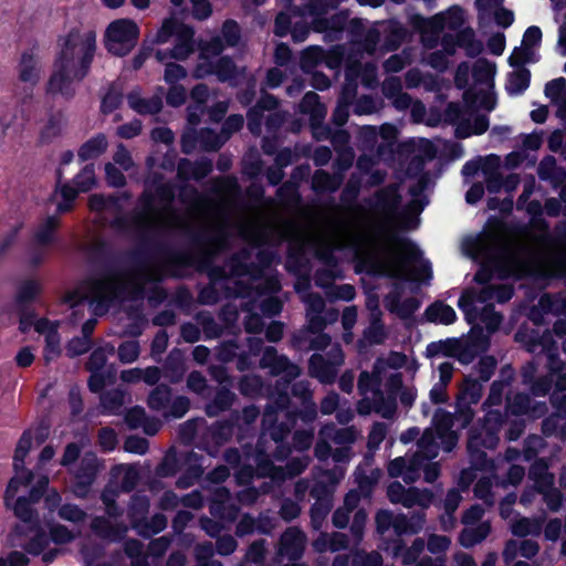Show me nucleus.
<instances>
[{"label": "nucleus", "instance_id": "nucleus-35", "mask_svg": "<svg viewBox=\"0 0 566 566\" xmlns=\"http://www.w3.org/2000/svg\"><path fill=\"white\" fill-rule=\"evenodd\" d=\"M185 452L177 453L174 448L169 449L161 462L156 468V474L160 478L175 476L179 471L182 470V460Z\"/></svg>", "mask_w": 566, "mask_h": 566}, {"label": "nucleus", "instance_id": "nucleus-49", "mask_svg": "<svg viewBox=\"0 0 566 566\" xmlns=\"http://www.w3.org/2000/svg\"><path fill=\"white\" fill-rule=\"evenodd\" d=\"M220 35L226 46L234 48L240 43L241 40V28L239 23L233 19H227L223 21L220 30Z\"/></svg>", "mask_w": 566, "mask_h": 566}, {"label": "nucleus", "instance_id": "nucleus-36", "mask_svg": "<svg viewBox=\"0 0 566 566\" xmlns=\"http://www.w3.org/2000/svg\"><path fill=\"white\" fill-rule=\"evenodd\" d=\"M490 522H482L474 528H463L459 535V543L464 548H471L483 542L490 535Z\"/></svg>", "mask_w": 566, "mask_h": 566}, {"label": "nucleus", "instance_id": "nucleus-45", "mask_svg": "<svg viewBox=\"0 0 566 566\" xmlns=\"http://www.w3.org/2000/svg\"><path fill=\"white\" fill-rule=\"evenodd\" d=\"M186 374V367L181 358L170 354L164 365V377L171 384L180 382Z\"/></svg>", "mask_w": 566, "mask_h": 566}, {"label": "nucleus", "instance_id": "nucleus-14", "mask_svg": "<svg viewBox=\"0 0 566 566\" xmlns=\"http://www.w3.org/2000/svg\"><path fill=\"white\" fill-rule=\"evenodd\" d=\"M305 542V534L300 528L290 527L281 535L279 553L296 562L304 554Z\"/></svg>", "mask_w": 566, "mask_h": 566}, {"label": "nucleus", "instance_id": "nucleus-22", "mask_svg": "<svg viewBox=\"0 0 566 566\" xmlns=\"http://www.w3.org/2000/svg\"><path fill=\"white\" fill-rule=\"evenodd\" d=\"M38 64V57L33 49L23 51L18 65L19 80L23 83L35 85L40 80V67Z\"/></svg>", "mask_w": 566, "mask_h": 566}, {"label": "nucleus", "instance_id": "nucleus-3", "mask_svg": "<svg viewBox=\"0 0 566 566\" xmlns=\"http://www.w3.org/2000/svg\"><path fill=\"white\" fill-rule=\"evenodd\" d=\"M90 262L102 268L101 277H92L86 281L87 292L91 296V303L96 304L95 313L102 315L106 313L113 300L122 290L116 280L120 272L115 266V252L112 245L102 240L94 243L88 251Z\"/></svg>", "mask_w": 566, "mask_h": 566}, {"label": "nucleus", "instance_id": "nucleus-43", "mask_svg": "<svg viewBox=\"0 0 566 566\" xmlns=\"http://www.w3.org/2000/svg\"><path fill=\"white\" fill-rule=\"evenodd\" d=\"M30 531L34 532V535L24 544V551L32 555H41L50 544V537L48 533L39 524L38 527H29Z\"/></svg>", "mask_w": 566, "mask_h": 566}, {"label": "nucleus", "instance_id": "nucleus-59", "mask_svg": "<svg viewBox=\"0 0 566 566\" xmlns=\"http://www.w3.org/2000/svg\"><path fill=\"white\" fill-rule=\"evenodd\" d=\"M537 174L542 180H557L565 176L564 172L558 171L555 157L549 155L541 160Z\"/></svg>", "mask_w": 566, "mask_h": 566}, {"label": "nucleus", "instance_id": "nucleus-40", "mask_svg": "<svg viewBox=\"0 0 566 566\" xmlns=\"http://www.w3.org/2000/svg\"><path fill=\"white\" fill-rule=\"evenodd\" d=\"M171 400V388L166 384L157 385L148 395L147 406L154 411H161Z\"/></svg>", "mask_w": 566, "mask_h": 566}, {"label": "nucleus", "instance_id": "nucleus-4", "mask_svg": "<svg viewBox=\"0 0 566 566\" xmlns=\"http://www.w3.org/2000/svg\"><path fill=\"white\" fill-rule=\"evenodd\" d=\"M387 239L401 251V255L394 260L398 271L389 273L388 276L410 282H429L432 279L430 261L422 260V251L411 239L401 237L396 232H389Z\"/></svg>", "mask_w": 566, "mask_h": 566}, {"label": "nucleus", "instance_id": "nucleus-8", "mask_svg": "<svg viewBox=\"0 0 566 566\" xmlns=\"http://www.w3.org/2000/svg\"><path fill=\"white\" fill-rule=\"evenodd\" d=\"M548 411L545 401H535L526 392H516L512 398H506L505 417L507 415L514 417L527 416L531 419L543 418Z\"/></svg>", "mask_w": 566, "mask_h": 566}, {"label": "nucleus", "instance_id": "nucleus-57", "mask_svg": "<svg viewBox=\"0 0 566 566\" xmlns=\"http://www.w3.org/2000/svg\"><path fill=\"white\" fill-rule=\"evenodd\" d=\"M244 88L238 91L237 101L244 107L251 105L255 99L256 95V77L247 73V77H243Z\"/></svg>", "mask_w": 566, "mask_h": 566}, {"label": "nucleus", "instance_id": "nucleus-29", "mask_svg": "<svg viewBox=\"0 0 566 566\" xmlns=\"http://www.w3.org/2000/svg\"><path fill=\"white\" fill-rule=\"evenodd\" d=\"M305 9L298 6L289 3L285 11H281L274 19L273 33L279 38H284L290 34L293 27L292 17H303Z\"/></svg>", "mask_w": 566, "mask_h": 566}, {"label": "nucleus", "instance_id": "nucleus-34", "mask_svg": "<svg viewBox=\"0 0 566 566\" xmlns=\"http://www.w3.org/2000/svg\"><path fill=\"white\" fill-rule=\"evenodd\" d=\"M14 469V475L10 479L6 492H4V502L9 505V501L13 500L21 486L29 485L34 475L33 472L25 468L24 464Z\"/></svg>", "mask_w": 566, "mask_h": 566}, {"label": "nucleus", "instance_id": "nucleus-10", "mask_svg": "<svg viewBox=\"0 0 566 566\" xmlns=\"http://www.w3.org/2000/svg\"><path fill=\"white\" fill-rule=\"evenodd\" d=\"M206 73L217 76L220 83H228L229 86L237 88L247 77V66H238L229 55L220 56L214 63H208Z\"/></svg>", "mask_w": 566, "mask_h": 566}, {"label": "nucleus", "instance_id": "nucleus-13", "mask_svg": "<svg viewBox=\"0 0 566 566\" xmlns=\"http://www.w3.org/2000/svg\"><path fill=\"white\" fill-rule=\"evenodd\" d=\"M316 258L325 265V268L318 269L315 273L316 285L324 286L327 282L334 281L337 277H343L339 261L335 255L333 248L325 247L317 250Z\"/></svg>", "mask_w": 566, "mask_h": 566}, {"label": "nucleus", "instance_id": "nucleus-16", "mask_svg": "<svg viewBox=\"0 0 566 566\" xmlns=\"http://www.w3.org/2000/svg\"><path fill=\"white\" fill-rule=\"evenodd\" d=\"M426 547V542L421 537L413 539L410 547L406 546L402 538L395 537L388 541L387 549L391 551L392 557H401L402 565L409 566L415 564Z\"/></svg>", "mask_w": 566, "mask_h": 566}, {"label": "nucleus", "instance_id": "nucleus-42", "mask_svg": "<svg viewBox=\"0 0 566 566\" xmlns=\"http://www.w3.org/2000/svg\"><path fill=\"white\" fill-rule=\"evenodd\" d=\"M340 186V179L332 176L329 172L323 169H318L314 172L312 179V189L316 193H322L325 191L334 192Z\"/></svg>", "mask_w": 566, "mask_h": 566}, {"label": "nucleus", "instance_id": "nucleus-51", "mask_svg": "<svg viewBox=\"0 0 566 566\" xmlns=\"http://www.w3.org/2000/svg\"><path fill=\"white\" fill-rule=\"evenodd\" d=\"M333 509V502L315 501L310 509L311 526L318 531L322 528L327 515Z\"/></svg>", "mask_w": 566, "mask_h": 566}, {"label": "nucleus", "instance_id": "nucleus-19", "mask_svg": "<svg viewBox=\"0 0 566 566\" xmlns=\"http://www.w3.org/2000/svg\"><path fill=\"white\" fill-rule=\"evenodd\" d=\"M548 462L544 458H537L528 469V479L535 484L538 493L546 494L554 485V475L548 471Z\"/></svg>", "mask_w": 566, "mask_h": 566}, {"label": "nucleus", "instance_id": "nucleus-54", "mask_svg": "<svg viewBox=\"0 0 566 566\" xmlns=\"http://www.w3.org/2000/svg\"><path fill=\"white\" fill-rule=\"evenodd\" d=\"M380 381V370L377 366L374 367L373 373L363 370L358 377V390L360 394L379 390Z\"/></svg>", "mask_w": 566, "mask_h": 566}, {"label": "nucleus", "instance_id": "nucleus-6", "mask_svg": "<svg viewBox=\"0 0 566 566\" xmlns=\"http://www.w3.org/2000/svg\"><path fill=\"white\" fill-rule=\"evenodd\" d=\"M505 423V415L497 409L486 411L468 431V441L473 447L494 450L500 442V431Z\"/></svg>", "mask_w": 566, "mask_h": 566}, {"label": "nucleus", "instance_id": "nucleus-60", "mask_svg": "<svg viewBox=\"0 0 566 566\" xmlns=\"http://www.w3.org/2000/svg\"><path fill=\"white\" fill-rule=\"evenodd\" d=\"M61 339L55 327H51L45 335L44 359L49 364L54 357L61 355Z\"/></svg>", "mask_w": 566, "mask_h": 566}, {"label": "nucleus", "instance_id": "nucleus-47", "mask_svg": "<svg viewBox=\"0 0 566 566\" xmlns=\"http://www.w3.org/2000/svg\"><path fill=\"white\" fill-rule=\"evenodd\" d=\"M496 72L495 63L488 59H479L472 67V76L476 83H488L493 80Z\"/></svg>", "mask_w": 566, "mask_h": 566}, {"label": "nucleus", "instance_id": "nucleus-62", "mask_svg": "<svg viewBox=\"0 0 566 566\" xmlns=\"http://www.w3.org/2000/svg\"><path fill=\"white\" fill-rule=\"evenodd\" d=\"M432 424L437 436L451 431L454 424V417L451 412L438 408L432 417Z\"/></svg>", "mask_w": 566, "mask_h": 566}, {"label": "nucleus", "instance_id": "nucleus-2", "mask_svg": "<svg viewBox=\"0 0 566 566\" xmlns=\"http://www.w3.org/2000/svg\"><path fill=\"white\" fill-rule=\"evenodd\" d=\"M216 242V238L206 231H196L190 234V243L200 248L197 256L191 253L176 250L167 244L145 238L139 249L129 253L130 261L138 268L145 269L148 252L153 251L165 258V270L168 276L181 279V270L193 266L196 263L200 270H206L211 284L227 279L226 270L222 266L213 265V253L205 247Z\"/></svg>", "mask_w": 566, "mask_h": 566}, {"label": "nucleus", "instance_id": "nucleus-24", "mask_svg": "<svg viewBox=\"0 0 566 566\" xmlns=\"http://www.w3.org/2000/svg\"><path fill=\"white\" fill-rule=\"evenodd\" d=\"M65 126L64 113L60 109L51 113L45 125L39 133V144H51L55 138L60 137Z\"/></svg>", "mask_w": 566, "mask_h": 566}, {"label": "nucleus", "instance_id": "nucleus-46", "mask_svg": "<svg viewBox=\"0 0 566 566\" xmlns=\"http://www.w3.org/2000/svg\"><path fill=\"white\" fill-rule=\"evenodd\" d=\"M123 103V92L111 84L107 92L104 94L101 101V113L103 115H109L120 107Z\"/></svg>", "mask_w": 566, "mask_h": 566}, {"label": "nucleus", "instance_id": "nucleus-25", "mask_svg": "<svg viewBox=\"0 0 566 566\" xmlns=\"http://www.w3.org/2000/svg\"><path fill=\"white\" fill-rule=\"evenodd\" d=\"M300 111L303 114L310 115L313 126L316 123H322L326 115V107L321 102L319 95L313 91H308L303 95L300 102Z\"/></svg>", "mask_w": 566, "mask_h": 566}, {"label": "nucleus", "instance_id": "nucleus-61", "mask_svg": "<svg viewBox=\"0 0 566 566\" xmlns=\"http://www.w3.org/2000/svg\"><path fill=\"white\" fill-rule=\"evenodd\" d=\"M511 532L517 537H526L528 534L538 535L541 525L538 522H533L527 517H521L512 523Z\"/></svg>", "mask_w": 566, "mask_h": 566}, {"label": "nucleus", "instance_id": "nucleus-44", "mask_svg": "<svg viewBox=\"0 0 566 566\" xmlns=\"http://www.w3.org/2000/svg\"><path fill=\"white\" fill-rule=\"evenodd\" d=\"M103 413L115 415L124 405V392L118 389L107 390L99 396Z\"/></svg>", "mask_w": 566, "mask_h": 566}, {"label": "nucleus", "instance_id": "nucleus-32", "mask_svg": "<svg viewBox=\"0 0 566 566\" xmlns=\"http://www.w3.org/2000/svg\"><path fill=\"white\" fill-rule=\"evenodd\" d=\"M41 284L33 279L22 281L17 290L14 302L18 308H30V305L41 295Z\"/></svg>", "mask_w": 566, "mask_h": 566}, {"label": "nucleus", "instance_id": "nucleus-64", "mask_svg": "<svg viewBox=\"0 0 566 566\" xmlns=\"http://www.w3.org/2000/svg\"><path fill=\"white\" fill-rule=\"evenodd\" d=\"M419 306L420 302L416 297H407L401 302L397 298L390 311L395 312L401 319H408L418 311Z\"/></svg>", "mask_w": 566, "mask_h": 566}, {"label": "nucleus", "instance_id": "nucleus-53", "mask_svg": "<svg viewBox=\"0 0 566 566\" xmlns=\"http://www.w3.org/2000/svg\"><path fill=\"white\" fill-rule=\"evenodd\" d=\"M73 184L82 191L88 192L96 185L95 169L93 164L85 165L73 178Z\"/></svg>", "mask_w": 566, "mask_h": 566}, {"label": "nucleus", "instance_id": "nucleus-30", "mask_svg": "<svg viewBox=\"0 0 566 566\" xmlns=\"http://www.w3.org/2000/svg\"><path fill=\"white\" fill-rule=\"evenodd\" d=\"M107 146L106 136L103 133H98L80 146L77 150L78 160L84 163L95 159L106 151Z\"/></svg>", "mask_w": 566, "mask_h": 566}, {"label": "nucleus", "instance_id": "nucleus-18", "mask_svg": "<svg viewBox=\"0 0 566 566\" xmlns=\"http://www.w3.org/2000/svg\"><path fill=\"white\" fill-rule=\"evenodd\" d=\"M308 373L312 377L325 385L333 384L337 377L335 363L317 353L313 354L308 359Z\"/></svg>", "mask_w": 566, "mask_h": 566}, {"label": "nucleus", "instance_id": "nucleus-15", "mask_svg": "<svg viewBox=\"0 0 566 566\" xmlns=\"http://www.w3.org/2000/svg\"><path fill=\"white\" fill-rule=\"evenodd\" d=\"M240 413L231 412L230 418L226 420H217L207 430V436L216 447H221L229 442L235 430L241 429Z\"/></svg>", "mask_w": 566, "mask_h": 566}, {"label": "nucleus", "instance_id": "nucleus-63", "mask_svg": "<svg viewBox=\"0 0 566 566\" xmlns=\"http://www.w3.org/2000/svg\"><path fill=\"white\" fill-rule=\"evenodd\" d=\"M140 347L137 340H126L119 344L117 349L118 359L123 364H132L139 357Z\"/></svg>", "mask_w": 566, "mask_h": 566}, {"label": "nucleus", "instance_id": "nucleus-11", "mask_svg": "<svg viewBox=\"0 0 566 566\" xmlns=\"http://www.w3.org/2000/svg\"><path fill=\"white\" fill-rule=\"evenodd\" d=\"M209 512L217 520L233 522L237 520L240 509L232 501L230 491L226 486H219L210 496Z\"/></svg>", "mask_w": 566, "mask_h": 566}, {"label": "nucleus", "instance_id": "nucleus-41", "mask_svg": "<svg viewBox=\"0 0 566 566\" xmlns=\"http://www.w3.org/2000/svg\"><path fill=\"white\" fill-rule=\"evenodd\" d=\"M459 347H461V340L452 337L429 343L426 348V354L428 357H436L439 355L446 357H454L457 354V348Z\"/></svg>", "mask_w": 566, "mask_h": 566}, {"label": "nucleus", "instance_id": "nucleus-28", "mask_svg": "<svg viewBox=\"0 0 566 566\" xmlns=\"http://www.w3.org/2000/svg\"><path fill=\"white\" fill-rule=\"evenodd\" d=\"M424 317L430 323L442 325H451L458 318L455 311L441 301L430 304L424 311Z\"/></svg>", "mask_w": 566, "mask_h": 566}, {"label": "nucleus", "instance_id": "nucleus-37", "mask_svg": "<svg viewBox=\"0 0 566 566\" xmlns=\"http://www.w3.org/2000/svg\"><path fill=\"white\" fill-rule=\"evenodd\" d=\"M483 392V385L478 379L472 378L471 376H465L463 384L460 387L459 394L457 396V400L476 405Z\"/></svg>", "mask_w": 566, "mask_h": 566}, {"label": "nucleus", "instance_id": "nucleus-48", "mask_svg": "<svg viewBox=\"0 0 566 566\" xmlns=\"http://www.w3.org/2000/svg\"><path fill=\"white\" fill-rule=\"evenodd\" d=\"M476 316H479L490 334L495 333L503 321L502 314L495 311L493 304H485L482 310L478 312Z\"/></svg>", "mask_w": 566, "mask_h": 566}, {"label": "nucleus", "instance_id": "nucleus-12", "mask_svg": "<svg viewBox=\"0 0 566 566\" xmlns=\"http://www.w3.org/2000/svg\"><path fill=\"white\" fill-rule=\"evenodd\" d=\"M99 469L98 459L94 453H86L74 474L73 486L77 494L85 495L94 483Z\"/></svg>", "mask_w": 566, "mask_h": 566}, {"label": "nucleus", "instance_id": "nucleus-33", "mask_svg": "<svg viewBox=\"0 0 566 566\" xmlns=\"http://www.w3.org/2000/svg\"><path fill=\"white\" fill-rule=\"evenodd\" d=\"M454 35L457 38L458 48L463 49L467 56L473 59L483 52V43L475 38V32L471 27L458 30Z\"/></svg>", "mask_w": 566, "mask_h": 566}, {"label": "nucleus", "instance_id": "nucleus-27", "mask_svg": "<svg viewBox=\"0 0 566 566\" xmlns=\"http://www.w3.org/2000/svg\"><path fill=\"white\" fill-rule=\"evenodd\" d=\"M237 396L227 387L217 390L212 400L206 403L205 412L208 417H217L221 412L230 410Z\"/></svg>", "mask_w": 566, "mask_h": 566}, {"label": "nucleus", "instance_id": "nucleus-39", "mask_svg": "<svg viewBox=\"0 0 566 566\" xmlns=\"http://www.w3.org/2000/svg\"><path fill=\"white\" fill-rule=\"evenodd\" d=\"M531 83V72L526 67H521L509 73L505 88L510 95H518L527 90Z\"/></svg>", "mask_w": 566, "mask_h": 566}, {"label": "nucleus", "instance_id": "nucleus-38", "mask_svg": "<svg viewBox=\"0 0 566 566\" xmlns=\"http://www.w3.org/2000/svg\"><path fill=\"white\" fill-rule=\"evenodd\" d=\"M13 513L21 522L29 527H38L40 520L38 512L32 507V503L25 496H19L13 505Z\"/></svg>", "mask_w": 566, "mask_h": 566}, {"label": "nucleus", "instance_id": "nucleus-52", "mask_svg": "<svg viewBox=\"0 0 566 566\" xmlns=\"http://www.w3.org/2000/svg\"><path fill=\"white\" fill-rule=\"evenodd\" d=\"M276 197L285 205H297L302 200L297 182L286 180L276 190Z\"/></svg>", "mask_w": 566, "mask_h": 566}, {"label": "nucleus", "instance_id": "nucleus-55", "mask_svg": "<svg viewBox=\"0 0 566 566\" xmlns=\"http://www.w3.org/2000/svg\"><path fill=\"white\" fill-rule=\"evenodd\" d=\"M467 450L470 459V463L473 469L479 471L488 470L492 461L489 459L484 448L473 447L470 441L467 442Z\"/></svg>", "mask_w": 566, "mask_h": 566}, {"label": "nucleus", "instance_id": "nucleus-5", "mask_svg": "<svg viewBox=\"0 0 566 566\" xmlns=\"http://www.w3.org/2000/svg\"><path fill=\"white\" fill-rule=\"evenodd\" d=\"M139 27L130 19H118L109 23L105 32V46L115 56H126L136 46Z\"/></svg>", "mask_w": 566, "mask_h": 566}, {"label": "nucleus", "instance_id": "nucleus-9", "mask_svg": "<svg viewBox=\"0 0 566 566\" xmlns=\"http://www.w3.org/2000/svg\"><path fill=\"white\" fill-rule=\"evenodd\" d=\"M260 367L269 369L272 376L283 375L287 381L300 376V367L292 363L285 355H279L275 347L268 346L264 348L260 358Z\"/></svg>", "mask_w": 566, "mask_h": 566}, {"label": "nucleus", "instance_id": "nucleus-50", "mask_svg": "<svg viewBox=\"0 0 566 566\" xmlns=\"http://www.w3.org/2000/svg\"><path fill=\"white\" fill-rule=\"evenodd\" d=\"M202 457L196 453L195 451L185 452L182 460V470L190 478H192L196 482L203 474V468L201 464Z\"/></svg>", "mask_w": 566, "mask_h": 566}, {"label": "nucleus", "instance_id": "nucleus-56", "mask_svg": "<svg viewBox=\"0 0 566 566\" xmlns=\"http://www.w3.org/2000/svg\"><path fill=\"white\" fill-rule=\"evenodd\" d=\"M199 139L200 147L205 151H217L224 144V139L212 128L200 129Z\"/></svg>", "mask_w": 566, "mask_h": 566}, {"label": "nucleus", "instance_id": "nucleus-23", "mask_svg": "<svg viewBox=\"0 0 566 566\" xmlns=\"http://www.w3.org/2000/svg\"><path fill=\"white\" fill-rule=\"evenodd\" d=\"M129 107L139 115H157L163 109V99L159 95L149 98L142 97L138 93L130 92L127 95Z\"/></svg>", "mask_w": 566, "mask_h": 566}, {"label": "nucleus", "instance_id": "nucleus-1", "mask_svg": "<svg viewBox=\"0 0 566 566\" xmlns=\"http://www.w3.org/2000/svg\"><path fill=\"white\" fill-rule=\"evenodd\" d=\"M59 46L45 93L71 101L76 95L74 82H82L91 72L96 52V34L94 31L82 33L78 28H72L59 39Z\"/></svg>", "mask_w": 566, "mask_h": 566}, {"label": "nucleus", "instance_id": "nucleus-31", "mask_svg": "<svg viewBox=\"0 0 566 566\" xmlns=\"http://www.w3.org/2000/svg\"><path fill=\"white\" fill-rule=\"evenodd\" d=\"M60 228L57 216L46 217L35 229L33 242L40 247H49L55 241V233Z\"/></svg>", "mask_w": 566, "mask_h": 566}, {"label": "nucleus", "instance_id": "nucleus-26", "mask_svg": "<svg viewBox=\"0 0 566 566\" xmlns=\"http://www.w3.org/2000/svg\"><path fill=\"white\" fill-rule=\"evenodd\" d=\"M360 193V181L350 178L339 195V203L343 210L349 213H359L363 211V207L358 203V197Z\"/></svg>", "mask_w": 566, "mask_h": 566}, {"label": "nucleus", "instance_id": "nucleus-20", "mask_svg": "<svg viewBox=\"0 0 566 566\" xmlns=\"http://www.w3.org/2000/svg\"><path fill=\"white\" fill-rule=\"evenodd\" d=\"M535 276L537 273L531 263L517 256H511L499 272L500 279L513 277L517 281Z\"/></svg>", "mask_w": 566, "mask_h": 566}, {"label": "nucleus", "instance_id": "nucleus-17", "mask_svg": "<svg viewBox=\"0 0 566 566\" xmlns=\"http://www.w3.org/2000/svg\"><path fill=\"white\" fill-rule=\"evenodd\" d=\"M155 198H157L164 206L165 210H170L176 198V190L174 185L166 182L159 184L155 188V195L149 192H143L140 196V202L145 211H155Z\"/></svg>", "mask_w": 566, "mask_h": 566}, {"label": "nucleus", "instance_id": "nucleus-58", "mask_svg": "<svg viewBox=\"0 0 566 566\" xmlns=\"http://www.w3.org/2000/svg\"><path fill=\"white\" fill-rule=\"evenodd\" d=\"M401 197L397 192L379 191L376 193L375 208L395 213L400 205Z\"/></svg>", "mask_w": 566, "mask_h": 566}, {"label": "nucleus", "instance_id": "nucleus-21", "mask_svg": "<svg viewBox=\"0 0 566 566\" xmlns=\"http://www.w3.org/2000/svg\"><path fill=\"white\" fill-rule=\"evenodd\" d=\"M386 338L387 332L380 315H374L369 325L364 329L363 337L357 340V346L361 352L367 346L382 344Z\"/></svg>", "mask_w": 566, "mask_h": 566}, {"label": "nucleus", "instance_id": "nucleus-7", "mask_svg": "<svg viewBox=\"0 0 566 566\" xmlns=\"http://www.w3.org/2000/svg\"><path fill=\"white\" fill-rule=\"evenodd\" d=\"M149 507V501L145 496H134V503L132 511H136L142 514V517L135 518L134 513H129L132 527L143 538H150L155 534H159L167 527V517L163 513H155L150 520H147L144 515L147 513Z\"/></svg>", "mask_w": 566, "mask_h": 566}]
</instances>
